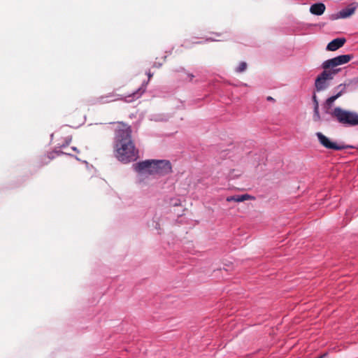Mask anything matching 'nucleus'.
<instances>
[{
	"mask_svg": "<svg viewBox=\"0 0 358 358\" xmlns=\"http://www.w3.org/2000/svg\"><path fill=\"white\" fill-rule=\"evenodd\" d=\"M71 141V136H66L65 138H64V141L61 142V143H57V145L60 147V148H65L66 146H67L69 143Z\"/></svg>",
	"mask_w": 358,
	"mask_h": 358,
	"instance_id": "obj_15",
	"label": "nucleus"
},
{
	"mask_svg": "<svg viewBox=\"0 0 358 358\" xmlns=\"http://www.w3.org/2000/svg\"><path fill=\"white\" fill-rule=\"evenodd\" d=\"M342 93H343V90H341L340 92H338L336 95H334V96H330L329 98H328L327 100H326V105L328 106V107H331V105L333 104V103L338 99L339 98L341 95H342Z\"/></svg>",
	"mask_w": 358,
	"mask_h": 358,
	"instance_id": "obj_14",
	"label": "nucleus"
},
{
	"mask_svg": "<svg viewBox=\"0 0 358 358\" xmlns=\"http://www.w3.org/2000/svg\"><path fill=\"white\" fill-rule=\"evenodd\" d=\"M355 11V7H348L340 11V17L342 18H346L354 14Z\"/></svg>",
	"mask_w": 358,
	"mask_h": 358,
	"instance_id": "obj_12",
	"label": "nucleus"
},
{
	"mask_svg": "<svg viewBox=\"0 0 358 358\" xmlns=\"http://www.w3.org/2000/svg\"><path fill=\"white\" fill-rule=\"evenodd\" d=\"M131 130L129 126L119 123L116 130V157L119 161L128 163L138 158V150L131 138Z\"/></svg>",
	"mask_w": 358,
	"mask_h": 358,
	"instance_id": "obj_1",
	"label": "nucleus"
},
{
	"mask_svg": "<svg viewBox=\"0 0 358 358\" xmlns=\"http://www.w3.org/2000/svg\"><path fill=\"white\" fill-rule=\"evenodd\" d=\"M134 170L140 175H153V160H145L134 164Z\"/></svg>",
	"mask_w": 358,
	"mask_h": 358,
	"instance_id": "obj_7",
	"label": "nucleus"
},
{
	"mask_svg": "<svg viewBox=\"0 0 358 358\" xmlns=\"http://www.w3.org/2000/svg\"><path fill=\"white\" fill-rule=\"evenodd\" d=\"M247 69V64L245 62H242L240 63L238 67L236 69V71L238 73H242L245 71Z\"/></svg>",
	"mask_w": 358,
	"mask_h": 358,
	"instance_id": "obj_16",
	"label": "nucleus"
},
{
	"mask_svg": "<svg viewBox=\"0 0 358 358\" xmlns=\"http://www.w3.org/2000/svg\"><path fill=\"white\" fill-rule=\"evenodd\" d=\"M53 138H54V135H53V134H52V135H51V141H53Z\"/></svg>",
	"mask_w": 358,
	"mask_h": 358,
	"instance_id": "obj_24",
	"label": "nucleus"
},
{
	"mask_svg": "<svg viewBox=\"0 0 358 358\" xmlns=\"http://www.w3.org/2000/svg\"><path fill=\"white\" fill-rule=\"evenodd\" d=\"M71 150L72 151H73L74 152H76V153H78L79 152L76 147H71Z\"/></svg>",
	"mask_w": 358,
	"mask_h": 358,
	"instance_id": "obj_20",
	"label": "nucleus"
},
{
	"mask_svg": "<svg viewBox=\"0 0 358 358\" xmlns=\"http://www.w3.org/2000/svg\"><path fill=\"white\" fill-rule=\"evenodd\" d=\"M249 199H254V197L250 196V194H245L243 195H235L227 197L226 200L228 202L235 201V202H243Z\"/></svg>",
	"mask_w": 358,
	"mask_h": 358,
	"instance_id": "obj_11",
	"label": "nucleus"
},
{
	"mask_svg": "<svg viewBox=\"0 0 358 358\" xmlns=\"http://www.w3.org/2000/svg\"><path fill=\"white\" fill-rule=\"evenodd\" d=\"M316 136L319 140L320 143L327 149L334 150H342L348 148V146L343 144H337L331 141L326 136L321 132L316 133Z\"/></svg>",
	"mask_w": 358,
	"mask_h": 358,
	"instance_id": "obj_6",
	"label": "nucleus"
},
{
	"mask_svg": "<svg viewBox=\"0 0 358 358\" xmlns=\"http://www.w3.org/2000/svg\"><path fill=\"white\" fill-rule=\"evenodd\" d=\"M62 153L69 154V155H71V153H70V152H64V151H62Z\"/></svg>",
	"mask_w": 358,
	"mask_h": 358,
	"instance_id": "obj_23",
	"label": "nucleus"
},
{
	"mask_svg": "<svg viewBox=\"0 0 358 358\" xmlns=\"http://www.w3.org/2000/svg\"><path fill=\"white\" fill-rule=\"evenodd\" d=\"M331 115L342 124L348 126L358 125V114L355 112L348 111L340 107H336L334 109Z\"/></svg>",
	"mask_w": 358,
	"mask_h": 358,
	"instance_id": "obj_3",
	"label": "nucleus"
},
{
	"mask_svg": "<svg viewBox=\"0 0 358 358\" xmlns=\"http://www.w3.org/2000/svg\"><path fill=\"white\" fill-rule=\"evenodd\" d=\"M316 136L319 140L320 143L327 149L334 150H342L348 148V146L343 144H337L331 141L326 136L321 132L316 133Z\"/></svg>",
	"mask_w": 358,
	"mask_h": 358,
	"instance_id": "obj_5",
	"label": "nucleus"
},
{
	"mask_svg": "<svg viewBox=\"0 0 358 358\" xmlns=\"http://www.w3.org/2000/svg\"><path fill=\"white\" fill-rule=\"evenodd\" d=\"M120 95L115 94L113 93H109L106 95H103L96 99V101L99 103L103 104L107 103L110 101H117V100H122L123 98L119 97Z\"/></svg>",
	"mask_w": 358,
	"mask_h": 358,
	"instance_id": "obj_9",
	"label": "nucleus"
},
{
	"mask_svg": "<svg viewBox=\"0 0 358 358\" xmlns=\"http://www.w3.org/2000/svg\"><path fill=\"white\" fill-rule=\"evenodd\" d=\"M313 101L314 103V107H319V103L317 101V96L315 94H313Z\"/></svg>",
	"mask_w": 358,
	"mask_h": 358,
	"instance_id": "obj_18",
	"label": "nucleus"
},
{
	"mask_svg": "<svg viewBox=\"0 0 358 358\" xmlns=\"http://www.w3.org/2000/svg\"><path fill=\"white\" fill-rule=\"evenodd\" d=\"M267 100L268 101H274V99L273 97H271V96H268L267 97Z\"/></svg>",
	"mask_w": 358,
	"mask_h": 358,
	"instance_id": "obj_21",
	"label": "nucleus"
},
{
	"mask_svg": "<svg viewBox=\"0 0 358 358\" xmlns=\"http://www.w3.org/2000/svg\"><path fill=\"white\" fill-rule=\"evenodd\" d=\"M346 40L344 38H337L329 42L327 46V50L329 51H336L341 48L345 43Z\"/></svg>",
	"mask_w": 358,
	"mask_h": 358,
	"instance_id": "obj_8",
	"label": "nucleus"
},
{
	"mask_svg": "<svg viewBox=\"0 0 358 358\" xmlns=\"http://www.w3.org/2000/svg\"><path fill=\"white\" fill-rule=\"evenodd\" d=\"M144 91H145V89H143V87H138L136 90L132 92L128 96H126L125 100H127V98H130V97H132L133 99H138L142 95V94L144 92Z\"/></svg>",
	"mask_w": 358,
	"mask_h": 358,
	"instance_id": "obj_13",
	"label": "nucleus"
},
{
	"mask_svg": "<svg viewBox=\"0 0 358 358\" xmlns=\"http://www.w3.org/2000/svg\"><path fill=\"white\" fill-rule=\"evenodd\" d=\"M153 175H166L171 172V164L167 160H153Z\"/></svg>",
	"mask_w": 358,
	"mask_h": 358,
	"instance_id": "obj_4",
	"label": "nucleus"
},
{
	"mask_svg": "<svg viewBox=\"0 0 358 358\" xmlns=\"http://www.w3.org/2000/svg\"><path fill=\"white\" fill-rule=\"evenodd\" d=\"M352 58L351 55H342L324 61L322 64L324 71L315 79L316 90L320 92L327 89L329 86L328 81L332 80L340 71V69H335V67L347 64Z\"/></svg>",
	"mask_w": 358,
	"mask_h": 358,
	"instance_id": "obj_2",
	"label": "nucleus"
},
{
	"mask_svg": "<svg viewBox=\"0 0 358 358\" xmlns=\"http://www.w3.org/2000/svg\"><path fill=\"white\" fill-rule=\"evenodd\" d=\"M187 76L189 79V80H192V78L194 77V75L192 73H187Z\"/></svg>",
	"mask_w": 358,
	"mask_h": 358,
	"instance_id": "obj_19",
	"label": "nucleus"
},
{
	"mask_svg": "<svg viewBox=\"0 0 358 358\" xmlns=\"http://www.w3.org/2000/svg\"><path fill=\"white\" fill-rule=\"evenodd\" d=\"M313 120L315 122L320 120V115L319 113V107H314V115H313Z\"/></svg>",
	"mask_w": 358,
	"mask_h": 358,
	"instance_id": "obj_17",
	"label": "nucleus"
},
{
	"mask_svg": "<svg viewBox=\"0 0 358 358\" xmlns=\"http://www.w3.org/2000/svg\"><path fill=\"white\" fill-rule=\"evenodd\" d=\"M148 78H149V79H150V78L152 76V74L150 72H149V73H148Z\"/></svg>",
	"mask_w": 358,
	"mask_h": 358,
	"instance_id": "obj_22",
	"label": "nucleus"
},
{
	"mask_svg": "<svg viewBox=\"0 0 358 358\" xmlns=\"http://www.w3.org/2000/svg\"><path fill=\"white\" fill-rule=\"evenodd\" d=\"M326 9V6L322 3H317L313 4L310 8V12L315 15H322Z\"/></svg>",
	"mask_w": 358,
	"mask_h": 358,
	"instance_id": "obj_10",
	"label": "nucleus"
}]
</instances>
